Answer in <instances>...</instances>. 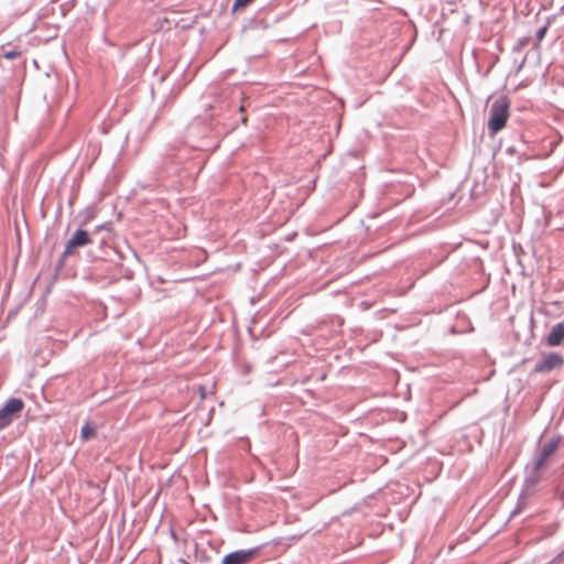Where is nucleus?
<instances>
[{
    "mask_svg": "<svg viewBox=\"0 0 564 564\" xmlns=\"http://www.w3.org/2000/svg\"><path fill=\"white\" fill-rule=\"evenodd\" d=\"M510 117V100L507 96H500L494 100L489 110L488 129L491 135L501 131Z\"/></svg>",
    "mask_w": 564,
    "mask_h": 564,
    "instance_id": "1",
    "label": "nucleus"
},
{
    "mask_svg": "<svg viewBox=\"0 0 564 564\" xmlns=\"http://www.w3.org/2000/svg\"><path fill=\"white\" fill-rule=\"evenodd\" d=\"M23 409L24 402L21 399H9L0 409V431L9 426Z\"/></svg>",
    "mask_w": 564,
    "mask_h": 564,
    "instance_id": "2",
    "label": "nucleus"
},
{
    "mask_svg": "<svg viewBox=\"0 0 564 564\" xmlns=\"http://www.w3.org/2000/svg\"><path fill=\"white\" fill-rule=\"evenodd\" d=\"M564 365V358L557 352L544 354L534 366V372L547 373L560 369Z\"/></svg>",
    "mask_w": 564,
    "mask_h": 564,
    "instance_id": "3",
    "label": "nucleus"
},
{
    "mask_svg": "<svg viewBox=\"0 0 564 564\" xmlns=\"http://www.w3.org/2000/svg\"><path fill=\"white\" fill-rule=\"evenodd\" d=\"M259 555V549L239 550L227 554L223 564H249Z\"/></svg>",
    "mask_w": 564,
    "mask_h": 564,
    "instance_id": "4",
    "label": "nucleus"
},
{
    "mask_svg": "<svg viewBox=\"0 0 564 564\" xmlns=\"http://www.w3.org/2000/svg\"><path fill=\"white\" fill-rule=\"evenodd\" d=\"M91 242L89 234L86 230H77L73 235L72 239L67 242L64 256L73 254L74 250L79 247L87 246Z\"/></svg>",
    "mask_w": 564,
    "mask_h": 564,
    "instance_id": "5",
    "label": "nucleus"
},
{
    "mask_svg": "<svg viewBox=\"0 0 564 564\" xmlns=\"http://www.w3.org/2000/svg\"><path fill=\"white\" fill-rule=\"evenodd\" d=\"M564 340V322L555 324L545 338V343L550 347H555Z\"/></svg>",
    "mask_w": 564,
    "mask_h": 564,
    "instance_id": "6",
    "label": "nucleus"
},
{
    "mask_svg": "<svg viewBox=\"0 0 564 564\" xmlns=\"http://www.w3.org/2000/svg\"><path fill=\"white\" fill-rule=\"evenodd\" d=\"M556 448H557L556 442H550V443L545 444L542 448L539 459L535 463V469H540L542 466H544L547 458L551 455H553V453L556 451Z\"/></svg>",
    "mask_w": 564,
    "mask_h": 564,
    "instance_id": "7",
    "label": "nucleus"
},
{
    "mask_svg": "<svg viewBox=\"0 0 564 564\" xmlns=\"http://www.w3.org/2000/svg\"><path fill=\"white\" fill-rule=\"evenodd\" d=\"M96 435V427L91 425L90 423H86L80 431V438L82 441H88L89 438H93Z\"/></svg>",
    "mask_w": 564,
    "mask_h": 564,
    "instance_id": "8",
    "label": "nucleus"
},
{
    "mask_svg": "<svg viewBox=\"0 0 564 564\" xmlns=\"http://www.w3.org/2000/svg\"><path fill=\"white\" fill-rule=\"evenodd\" d=\"M253 0H235L234 9L237 10L239 8H245L249 3H251Z\"/></svg>",
    "mask_w": 564,
    "mask_h": 564,
    "instance_id": "9",
    "label": "nucleus"
},
{
    "mask_svg": "<svg viewBox=\"0 0 564 564\" xmlns=\"http://www.w3.org/2000/svg\"><path fill=\"white\" fill-rule=\"evenodd\" d=\"M19 55H20V54H19V52H17V51H9V52L4 53V55H3V56H4V58H7V59H14V58H15V57H18Z\"/></svg>",
    "mask_w": 564,
    "mask_h": 564,
    "instance_id": "10",
    "label": "nucleus"
}]
</instances>
